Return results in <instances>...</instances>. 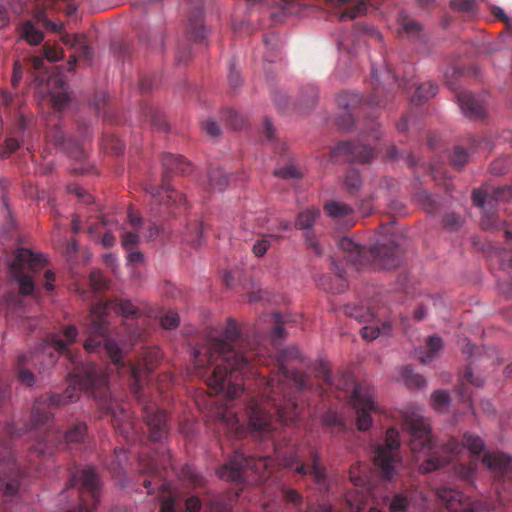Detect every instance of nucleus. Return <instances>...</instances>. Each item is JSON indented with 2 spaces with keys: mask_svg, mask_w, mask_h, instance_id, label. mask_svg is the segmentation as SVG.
I'll return each mask as SVG.
<instances>
[{
  "mask_svg": "<svg viewBox=\"0 0 512 512\" xmlns=\"http://www.w3.org/2000/svg\"><path fill=\"white\" fill-rule=\"evenodd\" d=\"M223 118L227 122V124L234 130L241 129L244 124V118L236 111L232 109H228L223 113Z\"/></svg>",
  "mask_w": 512,
  "mask_h": 512,
  "instance_id": "48",
  "label": "nucleus"
},
{
  "mask_svg": "<svg viewBox=\"0 0 512 512\" xmlns=\"http://www.w3.org/2000/svg\"><path fill=\"white\" fill-rule=\"evenodd\" d=\"M161 162L164 169L161 186L149 185L146 187V191L150 194L154 205H164L168 209L172 207L185 208V196L170 187L169 177L172 172L181 175L189 174L192 171L191 163L187 162L182 156L170 153L163 154Z\"/></svg>",
  "mask_w": 512,
  "mask_h": 512,
  "instance_id": "10",
  "label": "nucleus"
},
{
  "mask_svg": "<svg viewBox=\"0 0 512 512\" xmlns=\"http://www.w3.org/2000/svg\"><path fill=\"white\" fill-rule=\"evenodd\" d=\"M180 476L189 481L194 487H201L205 483L204 476L199 473L194 466L189 464L182 466Z\"/></svg>",
  "mask_w": 512,
  "mask_h": 512,
  "instance_id": "38",
  "label": "nucleus"
},
{
  "mask_svg": "<svg viewBox=\"0 0 512 512\" xmlns=\"http://www.w3.org/2000/svg\"><path fill=\"white\" fill-rule=\"evenodd\" d=\"M462 222L461 216L454 212L445 214L442 220L443 226L450 231L458 230L462 226Z\"/></svg>",
  "mask_w": 512,
  "mask_h": 512,
  "instance_id": "52",
  "label": "nucleus"
},
{
  "mask_svg": "<svg viewBox=\"0 0 512 512\" xmlns=\"http://www.w3.org/2000/svg\"><path fill=\"white\" fill-rule=\"evenodd\" d=\"M261 334L256 329V339L250 341L237 323L228 319L220 337H208L202 346L194 349L193 365L196 375L206 377L209 388L229 399L242 393L250 378L255 381L257 394L248 400L246 412L252 432L265 439L278 425L297 420L298 405L291 395V387L304 390L309 386V378L287 367L290 360L300 359L297 347L280 351L274 363V375L266 376L262 369L270 360L260 345Z\"/></svg>",
  "mask_w": 512,
  "mask_h": 512,
  "instance_id": "1",
  "label": "nucleus"
},
{
  "mask_svg": "<svg viewBox=\"0 0 512 512\" xmlns=\"http://www.w3.org/2000/svg\"><path fill=\"white\" fill-rule=\"evenodd\" d=\"M373 389L366 384L353 386L352 402L356 412V424L360 431H366L371 427V412L376 411L373 400Z\"/></svg>",
  "mask_w": 512,
  "mask_h": 512,
  "instance_id": "19",
  "label": "nucleus"
},
{
  "mask_svg": "<svg viewBox=\"0 0 512 512\" xmlns=\"http://www.w3.org/2000/svg\"><path fill=\"white\" fill-rule=\"evenodd\" d=\"M65 354L75 365L76 371L69 373L68 386L63 394H45L36 399L31 411L34 423L47 425L52 419L51 409L77 401L80 392L85 390L91 393L103 411L111 415L113 426L126 439H131L136 433L134 422L125 407L112 398L107 373L95 364L77 362L69 349Z\"/></svg>",
  "mask_w": 512,
  "mask_h": 512,
  "instance_id": "2",
  "label": "nucleus"
},
{
  "mask_svg": "<svg viewBox=\"0 0 512 512\" xmlns=\"http://www.w3.org/2000/svg\"><path fill=\"white\" fill-rule=\"evenodd\" d=\"M168 466H171L170 456L157 453H141L139 456V473L144 477L142 485L148 494L158 491L162 500L160 512H177L176 502L171 491V485L166 480Z\"/></svg>",
  "mask_w": 512,
  "mask_h": 512,
  "instance_id": "9",
  "label": "nucleus"
},
{
  "mask_svg": "<svg viewBox=\"0 0 512 512\" xmlns=\"http://www.w3.org/2000/svg\"><path fill=\"white\" fill-rule=\"evenodd\" d=\"M438 92V86L431 82H426L418 85L416 91L411 98V102L415 105H419L424 101L433 98Z\"/></svg>",
  "mask_w": 512,
  "mask_h": 512,
  "instance_id": "34",
  "label": "nucleus"
},
{
  "mask_svg": "<svg viewBox=\"0 0 512 512\" xmlns=\"http://www.w3.org/2000/svg\"><path fill=\"white\" fill-rule=\"evenodd\" d=\"M272 443L275 449V457L281 466L293 470L300 476L310 475L320 489H327V471L321 463L317 450L311 449L308 459L304 460L303 456L294 448L284 452L274 440Z\"/></svg>",
  "mask_w": 512,
  "mask_h": 512,
  "instance_id": "12",
  "label": "nucleus"
},
{
  "mask_svg": "<svg viewBox=\"0 0 512 512\" xmlns=\"http://www.w3.org/2000/svg\"><path fill=\"white\" fill-rule=\"evenodd\" d=\"M450 6L453 10L468 16L477 10L476 0H451Z\"/></svg>",
  "mask_w": 512,
  "mask_h": 512,
  "instance_id": "45",
  "label": "nucleus"
},
{
  "mask_svg": "<svg viewBox=\"0 0 512 512\" xmlns=\"http://www.w3.org/2000/svg\"><path fill=\"white\" fill-rule=\"evenodd\" d=\"M264 321L272 324L270 334L274 341L284 338L285 332L283 325L287 323L288 320L283 315H281L280 313H272L269 315H265Z\"/></svg>",
  "mask_w": 512,
  "mask_h": 512,
  "instance_id": "32",
  "label": "nucleus"
},
{
  "mask_svg": "<svg viewBox=\"0 0 512 512\" xmlns=\"http://www.w3.org/2000/svg\"><path fill=\"white\" fill-rule=\"evenodd\" d=\"M109 309L127 318L138 313V308L129 300L98 302L93 305L86 322L88 337L84 342V348L87 352L105 351V342L112 341L107 337Z\"/></svg>",
  "mask_w": 512,
  "mask_h": 512,
  "instance_id": "8",
  "label": "nucleus"
},
{
  "mask_svg": "<svg viewBox=\"0 0 512 512\" xmlns=\"http://www.w3.org/2000/svg\"><path fill=\"white\" fill-rule=\"evenodd\" d=\"M230 177L220 168H210L208 170V185L213 191L222 192L228 185Z\"/></svg>",
  "mask_w": 512,
  "mask_h": 512,
  "instance_id": "31",
  "label": "nucleus"
},
{
  "mask_svg": "<svg viewBox=\"0 0 512 512\" xmlns=\"http://www.w3.org/2000/svg\"><path fill=\"white\" fill-rule=\"evenodd\" d=\"M343 311L345 315L353 317L359 322H366L374 317V313L370 309L358 305H345Z\"/></svg>",
  "mask_w": 512,
  "mask_h": 512,
  "instance_id": "39",
  "label": "nucleus"
},
{
  "mask_svg": "<svg viewBox=\"0 0 512 512\" xmlns=\"http://www.w3.org/2000/svg\"><path fill=\"white\" fill-rule=\"evenodd\" d=\"M442 348V339L436 335L430 336L426 342V350L417 352V357L422 364L429 363L436 357L439 350Z\"/></svg>",
  "mask_w": 512,
  "mask_h": 512,
  "instance_id": "30",
  "label": "nucleus"
},
{
  "mask_svg": "<svg viewBox=\"0 0 512 512\" xmlns=\"http://www.w3.org/2000/svg\"><path fill=\"white\" fill-rule=\"evenodd\" d=\"M274 174L282 179H296L302 176L301 172L293 165L278 168Z\"/></svg>",
  "mask_w": 512,
  "mask_h": 512,
  "instance_id": "54",
  "label": "nucleus"
},
{
  "mask_svg": "<svg viewBox=\"0 0 512 512\" xmlns=\"http://www.w3.org/2000/svg\"><path fill=\"white\" fill-rule=\"evenodd\" d=\"M343 184L349 194L355 195L362 186V179L359 171L352 168L348 169L345 173Z\"/></svg>",
  "mask_w": 512,
  "mask_h": 512,
  "instance_id": "36",
  "label": "nucleus"
},
{
  "mask_svg": "<svg viewBox=\"0 0 512 512\" xmlns=\"http://www.w3.org/2000/svg\"><path fill=\"white\" fill-rule=\"evenodd\" d=\"M203 233V225L201 222L194 221L189 223L186 228L185 240L194 246L201 244V237Z\"/></svg>",
  "mask_w": 512,
  "mask_h": 512,
  "instance_id": "42",
  "label": "nucleus"
},
{
  "mask_svg": "<svg viewBox=\"0 0 512 512\" xmlns=\"http://www.w3.org/2000/svg\"><path fill=\"white\" fill-rule=\"evenodd\" d=\"M62 41L65 45H70L75 50L68 61L69 69H73L78 58H82L86 61L91 60L93 51L88 45L84 35H63Z\"/></svg>",
  "mask_w": 512,
  "mask_h": 512,
  "instance_id": "27",
  "label": "nucleus"
},
{
  "mask_svg": "<svg viewBox=\"0 0 512 512\" xmlns=\"http://www.w3.org/2000/svg\"><path fill=\"white\" fill-rule=\"evenodd\" d=\"M402 27L403 30L411 36L418 35L421 30L420 24L417 21L410 19L408 17H405L403 19Z\"/></svg>",
  "mask_w": 512,
  "mask_h": 512,
  "instance_id": "60",
  "label": "nucleus"
},
{
  "mask_svg": "<svg viewBox=\"0 0 512 512\" xmlns=\"http://www.w3.org/2000/svg\"><path fill=\"white\" fill-rule=\"evenodd\" d=\"M281 493L286 503L292 504L297 508L302 505L303 496L296 489L283 487Z\"/></svg>",
  "mask_w": 512,
  "mask_h": 512,
  "instance_id": "49",
  "label": "nucleus"
},
{
  "mask_svg": "<svg viewBox=\"0 0 512 512\" xmlns=\"http://www.w3.org/2000/svg\"><path fill=\"white\" fill-rule=\"evenodd\" d=\"M51 102L55 110L62 111L70 103L69 95L62 91L51 95Z\"/></svg>",
  "mask_w": 512,
  "mask_h": 512,
  "instance_id": "55",
  "label": "nucleus"
},
{
  "mask_svg": "<svg viewBox=\"0 0 512 512\" xmlns=\"http://www.w3.org/2000/svg\"><path fill=\"white\" fill-rule=\"evenodd\" d=\"M216 420L218 429L235 437H241L244 433V426L240 423L237 414L227 408L220 407L216 411Z\"/></svg>",
  "mask_w": 512,
  "mask_h": 512,
  "instance_id": "26",
  "label": "nucleus"
},
{
  "mask_svg": "<svg viewBox=\"0 0 512 512\" xmlns=\"http://www.w3.org/2000/svg\"><path fill=\"white\" fill-rule=\"evenodd\" d=\"M482 462L503 481L512 483V458L501 452H487Z\"/></svg>",
  "mask_w": 512,
  "mask_h": 512,
  "instance_id": "24",
  "label": "nucleus"
},
{
  "mask_svg": "<svg viewBox=\"0 0 512 512\" xmlns=\"http://www.w3.org/2000/svg\"><path fill=\"white\" fill-rule=\"evenodd\" d=\"M465 382L470 383L474 386H481L483 384V379L480 377H476L473 375L472 369L467 367L461 377V385L458 389V394L463 401H471V395L468 392Z\"/></svg>",
  "mask_w": 512,
  "mask_h": 512,
  "instance_id": "33",
  "label": "nucleus"
},
{
  "mask_svg": "<svg viewBox=\"0 0 512 512\" xmlns=\"http://www.w3.org/2000/svg\"><path fill=\"white\" fill-rule=\"evenodd\" d=\"M339 248L344 252L347 263L360 271L365 267L373 269H394L402 260L403 250L394 241L377 242L370 249L359 245L351 238L343 237L338 241Z\"/></svg>",
  "mask_w": 512,
  "mask_h": 512,
  "instance_id": "6",
  "label": "nucleus"
},
{
  "mask_svg": "<svg viewBox=\"0 0 512 512\" xmlns=\"http://www.w3.org/2000/svg\"><path fill=\"white\" fill-rule=\"evenodd\" d=\"M103 143L105 149L113 154H121L125 149L123 143L114 136L103 138Z\"/></svg>",
  "mask_w": 512,
  "mask_h": 512,
  "instance_id": "56",
  "label": "nucleus"
},
{
  "mask_svg": "<svg viewBox=\"0 0 512 512\" xmlns=\"http://www.w3.org/2000/svg\"><path fill=\"white\" fill-rule=\"evenodd\" d=\"M24 478V472L14 460L10 443L0 440V495L14 496L19 491Z\"/></svg>",
  "mask_w": 512,
  "mask_h": 512,
  "instance_id": "16",
  "label": "nucleus"
},
{
  "mask_svg": "<svg viewBox=\"0 0 512 512\" xmlns=\"http://www.w3.org/2000/svg\"><path fill=\"white\" fill-rule=\"evenodd\" d=\"M316 377L321 379L325 384L329 386H335L337 389L346 390L349 385H352L353 379L352 376L348 373H342L341 379L335 383V380L331 374L330 368L328 364L324 361H320L317 363L315 367Z\"/></svg>",
  "mask_w": 512,
  "mask_h": 512,
  "instance_id": "28",
  "label": "nucleus"
},
{
  "mask_svg": "<svg viewBox=\"0 0 512 512\" xmlns=\"http://www.w3.org/2000/svg\"><path fill=\"white\" fill-rule=\"evenodd\" d=\"M20 37L26 40L30 45H38L42 42L44 34L38 30L32 21L27 20L18 25Z\"/></svg>",
  "mask_w": 512,
  "mask_h": 512,
  "instance_id": "29",
  "label": "nucleus"
},
{
  "mask_svg": "<svg viewBox=\"0 0 512 512\" xmlns=\"http://www.w3.org/2000/svg\"><path fill=\"white\" fill-rule=\"evenodd\" d=\"M322 424L330 427L332 433L339 432L345 429V425L340 416L334 412H327L322 416Z\"/></svg>",
  "mask_w": 512,
  "mask_h": 512,
  "instance_id": "46",
  "label": "nucleus"
},
{
  "mask_svg": "<svg viewBox=\"0 0 512 512\" xmlns=\"http://www.w3.org/2000/svg\"><path fill=\"white\" fill-rule=\"evenodd\" d=\"M190 38L194 41H202L206 36V29L202 24H190Z\"/></svg>",
  "mask_w": 512,
  "mask_h": 512,
  "instance_id": "61",
  "label": "nucleus"
},
{
  "mask_svg": "<svg viewBox=\"0 0 512 512\" xmlns=\"http://www.w3.org/2000/svg\"><path fill=\"white\" fill-rule=\"evenodd\" d=\"M383 93L384 88L380 84L373 87L372 94L365 102H362L361 96L357 93H339L336 101L340 112L336 117V125L341 129H349L354 124L356 110L363 111L365 107H384L390 94L383 96Z\"/></svg>",
  "mask_w": 512,
  "mask_h": 512,
  "instance_id": "13",
  "label": "nucleus"
},
{
  "mask_svg": "<svg viewBox=\"0 0 512 512\" xmlns=\"http://www.w3.org/2000/svg\"><path fill=\"white\" fill-rule=\"evenodd\" d=\"M77 336L78 330L74 325L64 326L60 333H50L37 345L30 356L19 355L17 363L19 380L27 386H32L35 383V376L30 370L23 368V365L30 360L34 366L46 371L54 366L60 354L68 352V346L76 341Z\"/></svg>",
  "mask_w": 512,
  "mask_h": 512,
  "instance_id": "5",
  "label": "nucleus"
},
{
  "mask_svg": "<svg viewBox=\"0 0 512 512\" xmlns=\"http://www.w3.org/2000/svg\"><path fill=\"white\" fill-rule=\"evenodd\" d=\"M46 138L49 142L54 143L57 147L65 151L71 158L78 161L86 158L84 145L75 139H67L59 125H55L53 128L49 129Z\"/></svg>",
  "mask_w": 512,
  "mask_h": 512,
  "instance_id": "23",
  "label": "nucleus"
},
{
  "mask_svg": "<svg viewBox=\"0 0 512 512\" xmlns=\"http://www.w3.org/2000/svg\"><path fill=\"white\" fill-rule=\"evenodd\" d=\"M70 193L75 194L79 199H81L84 203H92L93 197L82 187L78 185H70L68 188Z\"/></svg>",
  "mask_w": 512,
  "mask_h": 512,
  "instance_id": "62",
  "label": "nucleus"
},
{
  "mask_svg": "<svg viewBox=\"0 0 512 512\" xmlns=\"http://www.w3.org/2000/svg\"><path fill=\"white\" fill-rule=\"evenodd\" d=\"M436 493L449 512H482L486 508L484 504L471 501L458 490L443 487Z\"/></svg>",
  "mask_w": 512,
  "mask_h": 512,
  "instance_id": "20",
  "label": "nucleus"
},
{
  "mask_svg": "<svg viewBox=\"0 0 512 512\" xmlns=\"http://www.w3.org/2000/svg\"><path fill=\"white\" fill-rule=\"evenodd\" d=\"M29 433L35 439L30 453L46 458L52 456L58 446L72 449L74 445L84 444L88 437V427L83 421H74L61 432L54 427L53 418L47 425H36L31 419Z\"/></svg>",
  "mask_w": 512,
  "mask_h": 512,
  "instance_id": "7",
  "label": "nucleus"
},
{
  "mask_svg": "<svg viewBox=\"0 0 512 512\" xmlns=\"http://www.w3.org/2000/svg\"><path fill=\"white\" fill-rule=\"evenodd\" d=\"M332 264H333V266H334L333 271H334V272H335V274H336V280H337V281H339L340 283H339V285H338L336 288H334V287H325V286H324V289H325V290H329V291H331V292H333V293H341V292H343V291L346 289V287H347V285H346V283H345V280H344V277H345V273H346V272H345L343 269H341V268L338 266V264H336L334 261L332 262Z\"/></svg>",
  "mask_w": 512,
  "mask_h": 512,
  "instance_id": "53",
  "label": "nucleus"
},
{
  "mask_svg": "<svg viewBox=\"0 0 512 512\" xmlns=\"http://www.w3.org/2000/svg\"><path fill=\"white\" fill-rule=\"evenodd\" d=\"M319 216L320 210L316 207H310L299 212L295 221L296 229L306 230L304 234L305 242L317 255H321L323 251L312 231V227Z\"/></svg>",
  "mask_w": 512,
  "mask_h": 512,
  "instance_id": "22",
  "label": "nucleus"
},
{
  "mask_svg": "<svg viewBox=\"0 0 512 512\" xmlns=\"http://www.w3.org/2000/svg\"><path fill=\"white\" fill-rule=\"evenodd\" d=\"M281 236L276 233H269L263 235L260 239H258L252 248V251L255 256L262 257L268 250L271 245V240H279Z\"/></svg>",
  "mask_w": 512,
  "mask_h": 512,
  "instance_id": "41",
  "label": "nucleus"
},
{
  "mask_svg": "<svg viewBox=\"0 0 512 512\" xmlns=\"http://www.w3.org/2000/svg\"><path fill=\"white\" fill-rule=\"evenodd\" d=\"M75 487H77L78 505L66 512H93L99 503L100 495V479L96 470L87 466L71 471L67 488L62 492L61 497L64 498L70 489Z\"/></svg>",
  "mask_w": 512,
  "mask_h": 512,
  "instance_id": "11",
  "label": "nucleus"
},
{
  "mask_svg": "<svg viewBox=\"0 0 512 512\" xmlns=\"http://www.w3.org/2000/svg\"><path fill=\"white\" fill-rule=\"evenodd\" d=\"M301 105L309 108L313 107L318 100V89L312 84L304 86L300 91Z\"/></svg>",
  "mask_w": 512,
  "mask_h": 512,
  "instance_id": "44",
  "label": "nucleus"
},
{
  "mask_svg": "<svg viewBox=\"0 0 512 512\" xmlns=\"http://www.w3.org/2000/svg\"><path fill=\"white\" fill-rule=\"evenodd\" d=\"M402 377L405 384L410 388H421L425 385L424 377L418 373H414L410 366H405L402 369Z\"/></svg>",
  "mask_w": 512,
  "mask_h": 512,
  "instance_id": "43",
  "label": "nucleus"
},
{
  "mask_svg": "<svg viewBox=\"0 0 512 512\" xmlns=\"http://www.w3.org/2000/svg\"><path fill=\"white\" fill-rule=\"evenodd\" d=\"M271 459L269 457L255 458L245 456L242 452L235 451L229 461L217 470L219 478L240 484L244 481L246 469L258 471L260 468H268Z\"/></svg>",
  "mask_w": 512,
  "mask_h": 512,
  "instance_id": "18",
  "label": "nucleus"
},
{
  "mask_svg": "<svg viewBox=\"0 0 512 512\" xmlns=\"http://www.w3.org/2000/svg\"><path fill=\"white\" fill-rule=\"evenodd\" d=\"M139 243V236L135 232H125L122 235L121 244L126 251L135 249Z\"/></svg>",
  "mask_w": 512,
  "mask_h": 512,
  "instance_id": "58",
  "label": "nucleus"
},
{
  "mask_svg": "<svg viewBox=\"0 0 512 512\" xmlns=\"http://www.w3.org/2000/svg\"><path fill=\"white\" fill-rule=\"evenodd\" d=\"M45 263V258L40 254H35L27 248L17 250L9 270L19 285L21 295H31L34 292L32 274L37 273Z\"/></svg>",
  "mask_w": 512,
  "mask_h": 512,
  "instance_id": "15",
  "label": "nucleus"
},
{
  "mask_svg": "<svg viewBox=\"0 0 512 512\" xmlns=\"http://www.w3.org/2000/svg\"><path fill=\"white\" fill-rule=\"evenodd\" d=\"M456 97L463 114L470 119H482L486 115L483 101L467 90L456 92Z\"/></svg>",
  "mask_w": 512,
  "mask_h": 512,
  "instance_id": "25",
  "label": "nucleus"
},
{
  "mask_svg": "<svg viewBox=\"0 0 512 512\" xmlns=\"http://www.w3.org/2000/svg\"><path fill=\"white\" fill-rule=\"evenodd\" d=\"M399 447V432L394 427L386 431L384 444L374 447V464L387 479H391L395 473V467L399 461Z\"/></svg>",
  "mask_w": 512,
  "mask_h": 512,
  "instance_id": "17",
  "label": "nucleus"
},
{
  "mask_svg": "<svg viewBox=\"0 0 512 512\" xmlns=\"http://www.w3.org/2000/svg\"><path fill=\"white\" fill-rule=\"evenodd\" d=\"M411 497L406 492L393 495L389 509L391 512H407L410 507Z\"/></svg>",
  "mask_w": 512,
  "mask_h": 512,
  "instance_id": "40",
  "label": "nucleus"
},
{
  "mask_svg": "<svg viewBox=\"0 0 512 512\" xmlns=\"http://www.w3.org/2000/svg\"><path fill=\"white\" fill-rule=\"evenodd\" d=\"M111 360L114 368L120 377H127L131 393L142 403L143 417L149 428L150 437L153 441H160L169 432L167 415L159 410L153 403L144 399L143 382L152 373L156 365L161 361L162 354L156 347L148 348L143 352L142 364L135 365L125 362L122 350L115 341L105 342L104 351Z\"/></svg>",
  "mask_w": 512,
  "mask_h": 512,
  "instance_id": "4",
  "label": "nucleus"
},
{
  "mask_svg": "<svg viewBox=\"0 0 512 512\" xmlns=\"http://www.w3.org/2000/svg\"><path fill=\"white\" fill-rule=\"evenodd\" d=\"M403 429L410 435L411 451L423 454L427 458L420 464L419 471L423 474L430 473L450 463L467 449L473 458L468 464L460 463L455 467L456 473L463 480L469 481L477 470V458L484 451V440L471 432L463 435L462 442L449 438L441 447L437 448L432 442L431 428L427 420L418 413H405L403 416Z\"/></svg>",
  "mask_w": 512,
  "mask_h": 512,
  "instance_id": "3",
  "label": "nucleus"
},
{
  "mask_svg": "<svg viewBox=\"0 0 512 512\" xmlns=\"http://www.w3.org/2000/svg\"><path fill=\"white\" fill-rule=\"evenodd\" d=\"M449 394L444 390H437L431 396V402L434 409L443 411L449 404Z\"/></svg>",
  "mask_w": 512,
  "mask_h": 512,
  "instance_id": "50",
  "label": "nucleus"
},
{
  "mask_svg": "<svg viewBox=\"0 0 512 512\" xmlns=\"http://www.w3.org/2000/svg\"><path fill=\"white\" fill-rule=\"evenodd\" d=\"M324 210L333 218H343L353 212V209L348 204L338 201H330L326 203Z\"/></svg>",
  "mask_w": 512,
  "mask_h": 512,
  "instance_id": "37",
  "label": "nucleus"
},
{
  "mask_svg": "<svg viewBox=\"0 0 512 512\" xmlns=\"http://www.w3.org/2000/svg\"><path fill=\"white\" fill-rule=\"evenodd\" d=\"M367 5L364 1L358 2L354 7L348 8L340 15V20L355 19L366 12Z\"/></svg>",
  "mask_w": 512,
  "mask_h": 512,
  "instance_id": "51",
  "label": "nucleus"
},
{
  "mask_svg": "<svg viewBox=\"0 0 512 512\" xmlns=\"http://www.w3.org/2000/svg\"><path fill=\"white\" fill-rule=\"evenodd\" d=\"M360 333L365 340L372 341L380 335L381 330L378 326H364Z\"/></svg>",
  "mask_w": 512,
  "mask_h": 512,
  "instance_id": "64",
  "label": "nucleus"
},
{
  "mask_svg": "<svg viewBox=\"0 0 512 512\" xmlns=\"http://www.w3.org/2000/svg\"><path fill=\"white\" fill-rule=\"evenodd\" d=\"M206 512H229L231 505L224 495H208L205 499Z\"/></svg>",
  "mask_w": 512,
  "mask_h": 512,
  "instance_id": "35",
  "label": "nucleus"
},
{
  "mask_svg": "<svg viewBox=\"0 0 512 512\" xmlns=\"http://www.w3.org/2000/svg\"><path fill=\"white\" fill-rule=\"evenodd\" d=\"M469 155L465 148L456 146L450 155L451 165L456 169L463 168L468 163Z\"/></svg>",
  "mask_w": 512,
  "mask_h": 512,
  "instance_id": "47",
  "label": "nucleus"
},
{
  "mask_svg": "<svg viewBox=\"0 0 512 512\" xmlns=\"http://www.w3.org/2000/svg\"><path fill=\"white\" fill-rule=\"evenodd\" d=\"M160 323L164 329L176 328L179 324V316L174 311H168L161 317Z\"/></svg>",
  "mask_w": 512,
  "mask_h": 512,
  "instance_id": "57",
  "label": "nucleus"
},
{
  "mask_svg": "<svg viewBox=\"0 0 512 512\" xmlns=\"http://www.w3.org/2000/svg\"><path fill=\"white\" fill-rule=\"evenodd\" d=\"M332 157H342L347 162H368L374 156L373 149L358 142H340L331 152Z\"/></svg>",
  "mask_w": 512,
  "mask_h": 512,
  "instance_id": "21",
  "label": "nucleus"
},
{
  "mask_svg": "<svg viewBox=\"0 0 512 512\" xmlns=\"http://www.w3.org/2000/svg\"><path fill=\"white\" fill-rule=\"evenodd\" d=\"M417 200L423 203V206L427 212L433 213L436 210V202L432 198L431 194L427 191L419 192L417 194Z\"/></svg>",
  "mask_w": 512,
  "mask_h": 512,
  "instance_id": "59",
  "label": "nucleus"
},
{
  "mask_svg": "<svg viewBox=\"0 0 512 512\" xmlns=\"http://www.w3.org/2000/svg\"><path fill=\"white\" fill-rule=\"evenodd\" d=\"M19 142L17 139L8 138L5 142V147L1 151V157L7 159L19 148Z\"/></svg>",
  "mask_w": 512,
  "mask_h": 512,
  "instance_id": "63",
  "label": "nucleus"
},
{
  "mask_svg": "<svg viewBox=\"0 0 512 512\" xmlns=\"http://www.w3.org/2000/svg\"><path fill=\"white\" fill-rule=\"evenodd\" d=\"M473 203L482 210L481 227L485 230H500L505 222L497 216L496 205L500 202H512V185L489 190L488 187L474 190Z\"/></svg>",
  "mask_w": 512,
  "mask_h": 512,
  "instance_id": "14",
  "label": "nucleus"
}]
</instances>
